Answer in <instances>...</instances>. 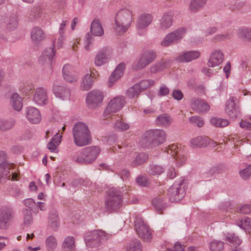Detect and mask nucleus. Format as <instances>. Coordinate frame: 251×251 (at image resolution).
Masks as SVG:
<instances>
[{
  "label": "nucleus",
  "instance_id": "obj_1",
  "mask_svg": "<svg viewBox=\"0 0 251 251\" xmlns=\"http://www.w3.org/2000/svg\"><path fill=\"white\" fill-rule=\"evenodd\" d=\"M74 144L77 147L90 144L92 137L87 125L83 122L75 123L72 130Z\"/></svg>",
  "mask_w": 251,
  "mask_h": 251
},
{
  "label": "nucleus",
  "instance_id": "obj_2",
  "mask_svg": "<svg viewBox=\"0 0 251 251\" xmlns=\"http://www.w3.org/2000/svg\"><path fill=\"white\" fill-rule=\"evenodd\" d=\"M127 190L126 187L110 188L105 200L106 209L109 211L118 210L122 206L123 196L127 193Z\"/></svg>",
  "mask_w": 251,
  "mask_h": 251
},
{
  "label": "nucleus",
  "instance_id": "obj_3",
  "mask_svg": "<svg viewBox=\"0 0 251 251\" xmlns=\"http://www.w3.org/2000/svg\"><path fill=\"white\" fill-rule=\"evenodd\" d=\"M132 20V13L129 10H119L115 18V30L117 34L122 35L125 33L130 27Z\"/></svg>",
  "mask_w": 251,
  "mask_h": 251
},
{
  "label": "nucleus",
  "instance_id": "obj_4",
  "mask_svg": "<svg viewBox=\"0 0 251 251\" xmlns=\"http://www.w3.org/2000/svg\"><path fill=\"white\" fill-rule=\"evenodd\" d=\"M100 151L98 146H91L83 149L80 154L75 159V161L80 164H89L93 162L97 158Z\"/></svg>",
  "mask_w": 251,
  "mask_h": 251
},
{
  "label": "nucleus",
  "instance_id": "obj_5",
  "mask_svg": "<svg viewBox=\"0 0 251 251\" xmlns=\"http://www.w3.org/2000/svg\"><path fill=\"white\" fill-rule=\"evenodd\" d=\"M110 235L102 230H94L87 233L85 241L87 247L92 248L98 247L101 242L107 240Z\"/></svg>",
  "mask_w": 251,
  "mask_h": 251
},
{
  "label": "nucleus",
  "instance_id": "obj_6",
  "mask_svg": "<svg viewBox=\"0 0 251 251\" xmlns=\"http://www.w3.org/2000/svg\"><path fill=\"white\" fill-rule=\"evenodd\" d=\"M166 134L162 129H153L147 131L144 134V142L148 146H157L166 141Z\"/></svg>",
  "mask_w": 251,
  "mask_h": 251
},
{
  "label": "nucleus",
  "instance_id": "obj_7",
  "mask_svg": "<svg viewBox=\"0 0 251 251\" xmlns=\"http://www.w3.org/2000/svg\"><path fill=\"white\" fill-rule=\"evenodd\" d=\"M155 82L153 79H144L136 83L130 87L127 91V96L132 99L137 97L140 93L145 90L149 87L153 86Z\"/></svg>",
  "mask_w": 251,
  "mask_h": 251
},
{
  "label": "nucleus",
  "instance_id": "obj_8",
  "mask_svg": "<svg viewBox=\"0 0 251 251\" xmlns=\"http://www.w3.org/2000/svg\"><path fill=\"white\" fill-rule=\"evenodd\" d=\"M186 31V29L185 27H181L168 34L161 42V45L163 47H168L178 43L184 37Z\"/></svg>",
  "mask_w": 251,
  "mask_h": 251
},
{
  "label": "nucleus",
  "instance_id": "obj_9",
  "mask_svg": "<svg viewBox=\"0 0 251 251\" xmlns=\"http://www.w3.org/2000/svg\"><path fill=\"white\" fill-rule=\"evenodd\" d=\"M156 57V53L154 50H146L141 55L139 60L133 65L132 68L135 70L144 69L152 62Z\"/></svg>",
  "mask_w": 251,
  "mask_h": 251
},
{
  "label": "nucleus",
  "instance_id": "obj_10",
  "mask_svg": "<svg viewBox=\"0 0 251 251\" xmlns=\"http://www.w3.org/2000/svg\"><path fill=\"white\" fill-rule=\"evenodd\" d=\"M183 181H181L178 184H174L168 191L169 200L171 202H178L181 200L185 196V191Z\"/></svg>",
  "mask_w": 251,
  "mask_h": 251
},
{
  "label": "nucleus",
  "instance_id": "obj_11",
  "mask_svg": "<svg viewBox=\"0 0 251 251\" xmlns=\"http://www.w3.org/2000/svg\"><path fill=\"white\" fill-rule=\"evenodd\" d=\"M125 103V98L123 96H119L113 98L108 103L104 111V116H108L111 113L119 111L123 107Z\"/></svg>",
  "mask_w": 251,
  "mask_h": 251
},
{
  "label": "nucleus",
  "instance_id": "obj_12",
  "mask_svg": "<svg viewBox=\"0 0 251 251\" xmlns=\"http://www.w3.org/2000/svg\"><path fill=\"white\" fill-rule=\"evenodd\" d=\"M103 95L101 91L93 90L89 92L86 97V103L89 107L95 108L102 103Z\"/></svg>",
  "mask_w": 251,
  "mask_h": 251
},
{
  "label": "nucleus",
  "instance_id": "obj_13",
  "mask_svg": "<svg viewBox=\"0 0 251 251\" xmlns=\"http://www.w3.org/2000/svg\"><path fill=\"white\" fill-rule=\"evenodd\" d=\"M135 227L139 237L145 241H150L151 234L148 226L141 220L136 219L135 221Z\"/></svg>",
  "mask_w": 251,
  "mask_h": 251
},
{
  "label": "nucleus",
  "instance_id": "obj_14",
  "mask_svg": "<svg viewBox=\"0 0 251 251\" xmlns=\"http://www.w3.org/2000/svg\"><path fill=\"white\" fill-rule=\"evenodd\" d=\"M14 215L12 208L4 207L0 209V228L5 229L7 224Z\"/></svg>",
  "mask_w": 251,
  "mask_h": 251
},
{
  "label": "nucleus",
  "instance_id": "obj_15",
  "mask_svg": "<svg viewBox=\"0 0 251 251\" xmlns=\"http://www.w3.org/2000/svg\"><path fill=\"white\" fill-rule=\"evenodd\" d=\"M236 98L233 97H230L226 102V112L231 118L234 119L240 115L239 106L235 102Z\"/></svg>",
  "mask_w": 251,
  "mask_h": 251
},
{
  "label": "nucleus",
  "instance_id": "obj_16",
  "mask_svg": "<svg viewBox=\"0 0 251 251\" xmlns=\"http://www.w3.org/2000/svg\"><path fill=\"white\" fill-rule=\"evenodd\" d=\"M110 50L104 48L100 50L96 53L94 64L97 66H101L107 63L109 59Z\"/></svg>",
  "mask_w": 251,
  "mask_h": 251
},
{
  "label": "nucleus",
  "instance_id": "obj_17",
  "mask_svg": "<svg viewBox=\"0 0 251 251\" xmlns=\"http://www.w3.org/2000/svg\"><path fill=\"white\" fill-rule=\"evenodd\" d=\"M174 13L169 11L163 13L159 21L158 28L160 30H164L170 28L173 24Z\"/></svg>",
  "mask_w": 251,
  "mask_h": 251
},
{
  "label": "nucleus",
  "instance_id": "obj_18",
  "mask_svg": "<svg viewBox=\"0 0 251 251\" xmlns=\"http://www.w3.org/2000/svg\"><path fill=\"white\" fill-rule=\"evenodd\" d=\"M25 117L32 124H38L41 120V115L39 110L34 107L29 106L25 109Z\"/></svg>",
  "mask_w": 251,
  "mask_h": 251
},
{
  "label": "nucleus",
  "instance_id": "obj_19",
  "mask_svg": "<svg viewBox=\"0 0 251 251\" xmlns=\"http://www.w3.org/2000/svg\"><path fill=\"white\" fill-rule=\"evenodd\" d=\"M33 100L38 105H46L48 103V97L45 89L43 87L37 88L35 91Z\"/></svg>",
  "mask_w": 251,
  "mask_h": 251
},
{
  "label": "nucleus",
  "instance_id": "obj_20",
  "mask_svg": "<svg viewBox=\"0 0 251 251\" xmlns=\"http://www.w3.org/2000/svg\"><path fill=\"white\" fill-rule=\"evenodd\" d=\"M200 55V52L198 50L187 51L179 54L175 60L179 63L189 62L199 58Z\"/></svg>",
  "mask_w": 251,
  "mask_h": 251
},
{
  "label": "nucleus",
  "instance_id": "obj_21",
  "mask_svg": "<svg viewBox=\"0 0 251 251\" xmlns=\"http://www.w3.org/2000/svg\"><path fill=\"white\" fill-rule=\"evenodd\" d=\"M191 106L192 109L198 113H205L209 111L210 106L204 100L194 99L191 100Z\"/></svg>",
  "mask_w": 251,
  "mask_h": 251
},
{
  "label": "nucleus",
  "instance_id": "obj_22",
  "mask_svg": "<svg viewBox=\"0 0 251 251\" xmlns=\"http://www.w3.org/2000/svg\"><path fill=\"white\" fill-rule=\"evenodd\" d=\"M224 54L220 50H216L211 54L207 65L210 67H214L219 66L223 61Z\"/></svg>",
  "mask_w": 251,
  "mask_h": 251
},
{
  "label": "nucleus",
  "instance_id": "obj_23",
  "mask_svg": "<svg viewBox=\"0 0 251 251\" xmlns=\"http://www.w3.org/2000/svg\"><path fill=\"white\" fill-rule=\"evenodd\" d=\"M153 17L150 14L142 13L140 14L136 22V27L138 29H146L152 22Z\"/></svg>",
  "mask_w": 251,
  "mask_h": 251
},
{
  "label": "nucleus",
  "instance_id": "obj_24",
  "mask_svg": "<svg viewBox=\"0 0 251 251\" xmlns=\"http://www.w3.org/2000/svg\"><path fill=\"white\" fill-rule=\"evenodd\" d=\"M30 37L33 43L39 44L46 38V35L41 27L35 26L31 29Z\"/></svg>",
  "mask_w": 251,
  "mask_h": 251
},
{
  "label": "nucleus",
  "instance_id": "obj_25",
  "mask_svg": "<svg viewBox=\"0 0 251 251\" xmlns=\"http://www.w3.org/2000/svg\"><path fill=\"white\" fill-rule=\"evenodd\" d=\"M168 154H171L179 165H182L185 162L184 158L181 156L180 150L176 145H169L166 149Z\"/></svg>",
  "mask_w": 251,
  "mask_h": 251
},
{
  "label": "nucleus",
  "instance_id": "obj_26",
  "mask_svg": "<svg viewBox=\"0 0 251 251\" xmlns=\"http://www.w3.org/2000/svg\"><path fill=\"white\" fill-rule=\"evenodd\" d=\"M125 67L126 65L124 63H121L117 66L109 78V85L110 86H112L115 82L123 76Z\"/></svg>",
  "mask_w": 251,
  "mask_h": 251
},
{
  "label": "nucleus",
  "instance_id": "obj_27",
  "mask_svg": "<svg viewBox=\"0 0 251 251\" xmlns=\"http://www.w3.org/2000/svg\"><path fill=\"white\" fill-rule=\"evenodd\" d=\"M14 165L12 164H7L2 169L3 171L2 173L0 172V180L2 178H5L6 179H11L12 180H17L18 174L16 172V171L10 172V170H13Z\"/></svg>",
  "mask_w": 251,
  "mask_h": 251
},
{
  "label": "nucleus",
  "instance_id": "obj_28",
  "mask_svg": "<svg viewBox=\"0 0 251 251\" xmlns=\"http://www.w3.org/2000/svg\"><path fill=\"white\" fill-rule=\"evenodd\" d=\"M55 54L53 48L50 47L46 49L39 58L40 63L43 65H50L53 57Z\"/></svg>",
  "mask_w": 251,
  "mask_h": 251
},
{
  "label": "nucleus",
  "instance_id": "obj_29",
  "mask_svg": "<svg viewBox=\"0 0 251 251\" xmlns=\"http://www.w3.org/2000/svg\"><path fill=\"white\" fill-rule=\"evenodd\" d=\"M53 92L56 97L63 100L69 98L71 95L70 90L62 85L54 84L53 87Z\"/></svg>",
  "mask_w": 251,
  "mask_h": 251
},
{
  "label": "nucleus",
  "instance_id": "obj_30",
  "mask_svg": "<svg viewBox=\"0 0 251 251\" xmlns=\"http://www.w3.org/2000/svg\"><path fill=\"white\" fill-rule=\"evenodd\" d=\"M170 63L169 60H161L150 67V73L151 74H156L161 72L169 66Z\"/></svg>",
  "mask_w": 251,
  "mask_h": 251
},
{
  "label": "nucleus",
  "instance_id": "obj_31",
  "mask_svg": "<svg viewBox=\"0 0 251 251\" xmlns=\"http://www.w3.org/2000/svg\"><path fill=\"white\" fill-rule=\"evenodd\" d=\"M49 225L50 228L54 231H56L59 226V220L57 213V211L51 209L49 216Z\"/></svg>",
  "mask_w": 251,
  "mask_h": 251
},
{
  "label": "nucleus",
  "instance_id": "obj_32",
  "mask_svg": "<svg viewBox=\"0 0 251 251\" xmlns=\"http://www.w3.org/2000/svg\"><path fill=\"white\" fill-rule=\"evenodd\" d=\"M75 239L74 237L69 236L65 238L62 244V249L63 251H75Z\"/></svg>",
  "mask_w": 251,
  "mask_h": 251
},
{
  "label": "nucleus",
  "instance_id": "obj_33",
  "mask_svg": "<svg viewBox=\"0 0 251 251\" xmlns=\"http://www.w3.org/2000/svg\"><path fill=\"white\" fill-rule=\"evenodd\" d=\"M209 143V139L207 137L199 136L191 140V146L193 148L206 147Z\"/></svg>",
  "mask_w": 251,
  "mask_h": 251
},
{
  "label": "nucleus",
  "instance_id": "obj_34",
  "mask_svg": "<svg viewBox=\"0 0 251 251\" xmlns=\"http://www.w3.org/2000/svg\"><path fill=\"white\" fill-rule=\"evenodd\" d=\"M172 122V118L167 114L159 115L155 120V123L157 125L166 127L169 126L171 124Z\"/></svg>",
  "mask_w": 251,
  "mask_h": 251
},
{
  "label": "nucleus",
  "instance_id": "obj_35",
  "mask_svg": "<svg viewBox=\"0 0 251 251\" xmlns=\"http://www.w3.org/2000/svg\"><path fill=\"white\" fill-rule=\"evenodd\" d=\"M70 66L66 64L62 69V74L64 79L69 82L74 83L76 82L78 79L77 75H73L69 71Z\"/></svg>",
  "mask_w": 251,
  "mask_h": 251
},
{
  "label": "nucleus",
  "instance_id": "obj_36",
  "mask_svg": "<svg viewBox=\"0 0 251 251\" xmlns=\"http://www.w3.org/2000/svg\"><path fill=\"white\" fill-rule=\"evenodd\" d=\"M90 30L92 34L97 36H101L104 33L100 21L98 19H95L93 21L91 25Z\"/></svg>",
  "mask_w": 251,
  "mask_h": 251
},
{
  "label": "nucleus",
  "instance_id": "obj_37",
  "mask_svg": "<svg viewBox=\"0 0 251 251\" xmlns=\"http://www.w3.org/2000/svg\"><path fill=\"white\" fill-rule=\"evenodd\" d=\"M10 102L13 108L17 111H20L23 107L22 98L16 93H13L10 97Z\"/></svg>",
  "mask_w": 251,
  "mask_h": 251
},
{
  "label": "nucleus",
  "instance_id": "obj_38",
  "mask_svg": "<svg viewBox=\"0 0 251 251\" xmlns=\"http://www.w3.org/2000/svg\"><path fill=\"white\" fill-rule=\"evenodd\" d=\"M206 1L207 0H191L189 5V9L191 12H197L204 7Z\"/></svg>",
  "mask_w": 251,
  "mask_h": 251
},
{
  "label": "nucleus",
  "instance_id": "obj_39",
  "mask_svg": "<svg viewBox=\"0 0 251 251\" xmlns=\"http://www.w3.org/2000/svg\"><path fill=\"white\" fill-rule=\"evenodd\" d=\"M225 240L229 246L234 247H238L242 243V240L234 233H227Z\"/></svg>",
  "mask_w": 251,
  "mask_h": 251
},
{
  "label": "nucleus",
  "instance_id": "obj_40",
  "mask_svg": "<svg viewBox=\"0 0 251 251\" xmlns=\"http://www.w3.org/2000/svg\"><path fill=\"white\" fill-rule=\"evenodd\" d=\"M61 140L62 135H59L58 133H56L51 139L50 142L48 144V149L50 150L51 152H55L57 145H58L61 142Z\"/></svg>",
  "mask_w": 251,
  "mask_h": 251
},
{
  "label": "nucleus",
  "instance_id": "obj_41",
  "mask_svg": "<svg viewBox=\"0 0 251 251\" xmlns=\"http://www.w3.org/2000/svg\"><path fill=\"white\" fill-rule=\"evenodd\" d=\"M23 225L28 226L33 222V218L31 211L29 209L25 208L23 210Z\"/></svg>",
  "mask_w": 251,
  "mask_h": 251
},
{
  "label": "nucleus",
  "instance_id": "obj_42",
  "mask_svg": "<svg viewBox=\"0 0 251 251\" xmlns=\"http://www.w3.org/2000/svg\"><path fill=\"white\" fill-rule=\"evenodd\" d=\"M148 159V154L145 153H140L137 154L135 159L131 162V166L133 167H136L144 163L147 161Z\"/></svg>",
  "mask_w": 251,
  "mask_h": 251
},
{
  "label": "nucleus",
  "instance_id": "obj_43",
  "mask_svg": "<svg viewBox=\"0 0 251 251\" xmlns=\"http://www.w3.org/2000/svg\"><path fill=\"white\" fill-rule=\"evenodd\" d=\"M236 225L239 226L240 228L245 230H248L251 229V219L247 217H244L240 219H238L235 222Z\"/></svg>",
  "mask_w": 251,
  "mask_h": 251
},
{
  "label": "nucleus",
  "instance_id": "obj_44",
  "mask_svg": "<svg viewBox=\"0 0 251 251\" xmlns=\"http://www.w3.org/2000/svg\"><path fill=\"white\" fill-rule=\"evenodd\" d=\"M113 128L118 131H124L128 130L130 126L128 124L123 121L119 117L116 120L115 123L113 124Z\"/></svg>",
  "mask_w": 251,
  "mask_h": 251
},
{
  "label": "nucleus",
  "instance_id": "obj_45",
  "mask_svg": "<svg viewBox=\"0 0 251 251\" xmlns=\"http://www.w3.org/2000/svg\"><path fill=\"white\" fill-rule=\"evenodd\" d=\"M152 203L154 208L158 211L163 210L166 207L164 198L162 196H159L154 198Z\"/></svg>",
  "mask_w": 251,
  "mask_h": 251
},
{
  "label": "nucleus",
  "instance_id": "obj_46",
  "mask_svg": "<svg viewBox=\"0 0 251 251\" xmlns=\"http://www.w3.org/2000/svg\"><path fill=\"white\" fill-rule=\"evenodd\" d=\"M164 172V168L161 165L151 164L149 166L148 173L151 176H159Z\"/></svg>",
  "mask_w": 251,
  "mask_h": 251
},
{
  "label": "nucleus",
  "instance_id": "obj_47",
  "mask_svg": "<svg viewBox=\"0 0 251 251\" xmlns=\"http://www.w3.org/2000/svg\"><path fill=\"white\" fill-rule=\"evenodd\" d=\"M93 80L91 78V75L87 74L82 79L80 88L83 90L87 91L91 88Z\"/></svg>",
  "mask_w": 251,
  "mask_h": 251
},
{
  "label": "nucleus",
  "instance_id": "obj_48",
  "mask_svg": "<svg viewBox=\"0 0 251 251\" xmlns=\"http://www.w3.org/2000/svg\"><path fill=\"white\" fill-rule=\"evenodd\" d=\"M18 25V21L17 16L15 14L11 15L7 20L6 24V28L9 30H12L16 29Z\"/></svg>",
  "mask_w": 251,
  "mask_h": 251
},
{
  "label": "nucleus",
  "instance_id": "obj_49",
  "mask_svg": "<svg viewBox=\"0 0 251 251\" xmlns=\"http://www.w3.org/2000/svg\"><path fill=\"white\" fill-rule=\"evenodd\" d=\"M45 243L49 251H54L57 245V240L52 235L48 237L46 239Z\"/></svg>",
  "mask_w": 251,
  "mask_h": 251
},
{
  "label": "nucleus",
  "instance_id": "obj_50",
  "mask_svg": "<svg viewBox=\"0 0 251 251\" xmlns=\"http://www.w3.org/2000/svg\"><path fill=\"white\" fill-rule=\"evenodd\" d=\"M15 122L12 119H0V130L6 131L11 129L14 126Z\"/></svg>",
  "mask_w": 251,
  "mask_h": 251
},
{
  "label": "nucleus",
  "instance_id": "obj_51",
  "mask_svg": "<svg viewBox=\"0 0 251 251\" xmlns=\"http://www.w3.org/2000/svg\"><path fill=\"white\" fill-rule=\"evenodd\" d=\"M210 122L212 125L218 127H224L229 124V122L227 120L217 117L212 118Z\"/></svg>",
  "mask_w": 251,
  "mask_h": 251
},
{
  "label": "nucleus",
  "instance_id": "obj_52",
  "mask_svg": "<svg viewBox=\"0 0 251 251\" xmlns=\"http://www.w3.org/2000/svg\"><path fill=\"white\" fill-rule=\"evenodd\" d=\"M239 37L247 40H251V28L247 27L240 28L237 32Z\"/></svg>",
  "mask_w": 251,
  "mask_h": 251
},
{
  "label": "nucleus",
  "instance_id": "obj_53",
  "mask_svg": "<svg viewBox=\"0 0 251 251\" xmlns=\"http://www.w3.org/2000/svg\"><path fill=\"white\" fill-rule=\"evenodd\" d=\"M42 15V12L39 8L34 7L30 10L28 18L30 21L33 22L41 17Z\"/></svg>",
  "mask_w": 251,
  "mask_h": 251
},
{
  "label": "nucleus",
  "instance_id": "obj_54",
  "mask_svg": "<svg viewBox=\"0 0 251 251\" xmlns=\"http://www.w3.org/2000/svg\"><path fill=\"white\" fill-rule=\"evenodd\" d=\"M224 244L222 241L214 240L210 243L209 249L211 251H223Z\"/></svg>",
  "mask_w": 251,
  "mask_h": 251
},
{
  "label": "nucleus",
  "instance_id": "obj_55",
  "mask_svg": "<svg viewBox=\"0 0 251 251\" xmlns=\"http://www.w3.org/2000/svg\"><path fill=\"white\" fill-rule=\"evenodd\" d=\"M127 251H141L140 242L138 240L131 242L127 247Z\"/></svg>",
  "mask_w": 251,
  "mask_h": 251
},
{
  "label": "nucleus",
  "instance_id": "obj_56",
  "mask_svg": "<svg viewBox=\"0 0 251 251\" xmlns=\"http://www.w3.org/2000/svg\"><path fill=\"white\" fill-rule=\"evenodd\" d=\"M236 211L244 214H250L251 213V205L249 204L241 205L236 209Z\"/></svg>",
  "mask_w": 251,
  "mask_h": 251
},
{
  "label": "nucleus",
  "instance_id": "obj_57",
  "mask_svg": "<svg viewBox=\"0 0 251 251\" xmlns=\"http://www.w3.org/2000/svg\"><path fill=\"white\" fill-rule=\"evenodd\" d=\"M239 173L242 178L248 179L251 175V165H248L246 168L240 171Z\"/></svg>",
  "mask_w": 251,
  "mask_h": 251
},
{
  "label": "nucleus",
  "instance_id": "obj_58",
  "mask_svg": "<svg viewBox=\"0 0 251 251\" xmlns=\"http://www.w3.org/2000/svg\"><path fill=\"white\" fill-rule=\"evenodd\" d=\"M190 122L194 124H196L199 127H201L204 125V121L199 117L192 116L189 118Z\"/></svg>",
  "mask_w": 251,
  "mask_h": 251
},
{
  "label": "nucleus",
  "instance_id": "obj_59",
  "mask_svg": "<svg viewBox=\"0 0 251 251\" xmlns=\"http://www.w3.org/2000/svg\"><path fill=\"white\" fill-rule=\"evenodd\" d=\"M170 92L169 88L165 84H161L158 92V96L163 97L168 95Z\"/></svg>",
  "mask_w": 251,
  "mask_h": 251
},
{
  "label": "nucleus",
  "instance_id": "obj_60",
  "mask_svg": "<svg viewBox=\"0 0 251 251\" xmlns=\"http://www.w3.org/2000/svg\"><path fill=\"white\" fill-rule=\"evenodd\" d=\"M93 39L92 36L89 33L86 34L84 40V48L86 50H89L90 45L91 44Z\"/></svg>",
  "mask_w": 251,
  "mask_h": 251
},
{
  "label": "nucleus",
  "instance_id": "obj_61",
  "mask_svg": "<svg viewBox=\"0 0 251 251\" xmlns=\"http://www.w3.org/2000/svg\"><path fill=\"white\" fill-rule=\"evenodd\" d=\"M231 35L229 33L217 34L214 36V40L216 41H222L229 39Z\"/></svg>",
  "mask_w": 251,
  "mask_h": 251
},
{
  "label": "nucleus",
  "instance_id": "obj_62",
  "mask_svg": "<svg viewBox=\"0 0 251 251\" xmlns=\"http://www.w3.org/2000/svg\"><path fill=\"white\" fill-rule=\"evenodd\" d=\"M7 164L6 154L4 151H0V168H2Z\"/></svg>",
  "mask_w": 251,
  "mask_h": 251
},
{
  "label": "nucleus",
  "instance_id": "obj_63",
  "mask_svg": "<svg viewBox=\"0 0 251 251\" xmlns=\"http://www.w3.org/2000/svg\"><path fill=\"white\" fill-rule=\"evenodd\" d=\"M137 184L141 186H146L148 184V181L146 177L143 176H139L136 179Z\"/></svg>",
  "mask_w": 251,
  "mask_h": 251
},
{
  "label": "nucleus",
  "instance_id": "obj_64",
  "mask_svg": "<svg viewBox=\"0 0 251 251\" xmlns=\"http://www.w3.org/2000/svg\"><path fill=\"white\" fill-rule=\"evenodd\" d=\"M90 182L87 180H84L82 179H75L73 182L72 185L74 186H76L77 185H83L87 186L89 185Z\"/></svg>",
  "mask_w": 251,
  "mask_h": 251
}]
</instances>
